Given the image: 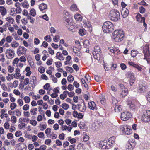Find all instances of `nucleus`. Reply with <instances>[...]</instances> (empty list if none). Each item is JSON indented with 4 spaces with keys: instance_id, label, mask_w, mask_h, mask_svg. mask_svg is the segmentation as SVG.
I'll return each mask as SVG.
<instances>
[{
    "instance_id": "obj_52",
    "label": "nucleus",
    "mask_w": 150,
    "mask_h": 150,
    "mask_svg": "<svg viewBox=\"0 0 150 150\" xmlns=\"http://www.w3.org/2000/svg\"><path fill=\"white\" fill-rule=\"evenodd\" d=\"M38 71L41 73H43L45 71V69L43 67L40 66L38 69Z\"/></svg>"
},
{
    "instance_id": "obj_56",
    "label": "nucleus",
    "mask_w": 150,
    "mask_h": 150,
    "mask_svg": "<svg viewBox=\"0 0 150 150\" xmlns=\"http://www.w3.org/2000/svg\"><path fill=\"white\" fill-rule=\"evenodd\" d=\"M30 123L33 125L34 126H35L37 123V122L36 120H31L30 121Z\"/></svg>"
},
{
    "instance_id": "obj_14",
    "label": "nucleus",
    "mask_w": 150,
    "mask_h": 150,
    "mask_svg": "<svg viewBox=\"0 0 150 150\" xmlns=\"http://www.w3.org/2000/svg\"><path fill=\"white\" fill-rule=\"evenodd\" d=\"M26 49L24 47L20 46L17 50V54L19 56L25 53Z\"/></svg>"
},
{
    "instance_id": "obj_37",
    "label": "nucleus",
    "mask_w": 150,
    "mask_h": 150,
    "mask_svg": "<svg viewBox=\"0 0 150 150\" xmlns=\"http://www.w3.org/2000/svg\"><path fill=\"white\" fill-rule=\"evenodd\" d=\"M23 100L26 103H30V97L28 96H25L24 97Z\"/></svg>"
},
{
    "instance_id": "obj_23",
    "label": "nucleus",
    "mask_w": 150,
    "mask_h": 150,
    "mask_svg": "<svg viewBox=\"0 0 150 150\" xmlns=\"http://www.w3.org/2000/svg\"><path fill=\"white\" fill-rule=\"evenodd\" d=\"M143 17H142L141 14L139 13H138L136 16L137 21L140 23L142 22L143 21Z\"/></svg>"
},
{
    "instance_id": "obj_63",
    "label": "nucleus",
    "mask_w": 150,
    "mask_h": 150,
    "mask_svg": "<svg viewBox=\"0 0 150 150\" xmlns=\"http://www.w3.org/2000/svg\"><path fill=\"white\" fill-rule=\"evenodd\" d=\"M139 11L141 13H143L145 12V9L142 6H141L139 8Z\"/></svg>"
},
{
    "instance_id": "obj_12",
    "label": "nucleus",
    "mask_w": 150,
    "mask_h": 150,
    "mask_svg": "<svg viewBox=\"0 0 150 150\" xmlns=\"http://www.w3.org/2000/svg\"><path fill=\"white\" fill-rule=\"evenodd\" d=\"M148 86L145 84L139 85L138 91L140 93H144L146 92L148 90Z\"/></svg>"
},
{
    "instance_id": "obj_33",
    "label": "nucleus",
    "mask_w": 150,
    "mask_h": 150,
    "mask_svg": "<svg viewBox=\"0 0 150 150\" xmlns=\"http://www.w3.org/2000/svg\"><path fill=\"white\" fill-rule=\"evenodd\" d=\"M83 140L84 141L86 142L89 140V136L87 135L86 133H84L83 134Z\"/></svg>"
},
{
    "instance_id": "obj_50",
    "label": "nucleus",
    "mask_w": 150,
    "mask_h": 150,
    "mask_svg": "<svg viewBox=\"0 0 150 150\" xmlns=\"http://www.w3.org/2000/svg\"><path fill=\"white\" fill-rule=\"evenodd\" d=\"M74 86L71 84H69L67 86V89L69 91H71L74 89Z\"/></svg>"
},
{
    "instance_id": "obj_48",
    "label": "nucleus",
    "mask_w": 150,
    "mask_h": 150,
    "mask_svg": "<svg viewBox=\"0 0 150 150\" xmlns=\"http://www.w3.org/2000/svg\"><path fill=\"white\" fill-rule=\"evenodd\" d=\"M17 102L19 105L20 106H21L23 105V102L21 99H18L17 100Z\"/></svg>"
},
{
    "instance_id": "obj_40",
    "label": "nucleus",
    "mask_w": 150,
    "mask_h": 150,
    "mask_svg": "<svg viewBox=\"0 0 150 150\" xmlns=\"http://www.w3.org/2000/svg\"><path fill=\"white\" fill-rule=\"evenodd\" d=\"M30 14L33 17L35 16L36 15L35 10L34 8L31 9L30 11Z\"/></svg>"
},
{
    "instance_id": "obj_19",
    "label": "nucleus",
    "mask_w": 150,
    "mask_h": 150,
    "mask_svg": "<svg viewBox=\"0 0 150 150\" xmlns=\"http://www.w3.org/2000/svg\"><path fill=\"white\" fill-rule=\"evenodd\" d=\"M20 72V70L19 68H17L15 70V73L13 75V76L15 78L18 79L19 78L21 75Z\"/></svg>"
},
{
    "instance_id": "obj_59",
    "label": "nucleus",
    "mask_w": 150,
    "mask_h": 150,
    "mask_svg": "<svg viewBox=\"0 0 150 150\" xmlns=\"http://www.w3.org/2000/svg\"><path fill=\"white\" fill-rule=\"evenodd\" d=\"M51 131V129L50 128H47L45 131V133L48 135L50 134Z\"/></svg>"
},
{
    "instance_id": "obj_34",
    "label": "nucleus",
    "mask_w": 150,
    "mask_h": 150,
    "mask_svg": "<svg viewBox=\"0 0 150 150\" xmlns=\"http://www.w3.org/2000/svg\"><path fill=\"white\" fill-rule=\"evenodd\" d=\"M6 20L9 23L13 24L14 21V19L10 16L6 18Z\"/></svg>"
},
{
    "instance_id": "obj_43",
    "label": "nucleus",
    "mask_w": 150,
    "mask_h": 150,
    "mask_svg": "<svg viewBox=\"0 0 150 150\" xmlns=\"http://www.w3.org/2000/svg\"><path fill=\"white\" fill-rule=\"evenodd\" d=\"M44 39L45 40L48 42H50L52 41V38L50 35H47L44 37Z\"/></svg>"
},
{
    "instance_id": "obj_7",
    "label": "nucleus",
    "mask_w": 150,
    "mask_h": 150,
    "mask_svg": "<svg viewBox=\"0 0 150 150\" xmlns=\"http://www.w3.org/2000/svg\"><path fill=\"white\" fill-rule=\"evenodd\" d=\"M5 54L6 57L9 59H12L14 57V51L10 49H7L6 51Z\"/></svg>"
},
{
    "instance_id": "obj_6",
    "label": "nucleus",
    "mask_w": 150,
    "mask_h": 150,
    "mask_svg": "<svg viewBox=\"0 0 150 150\" xmlns=\"http://www.w3.org/2000/svg\"><path fill=\"white\" fill-rule=\"evenodd\" d=\"M120 129L123 133L127 135L130 134L132 132V130L129 126L123 125L121 127Z\"/></svg>"
},
{
    "instance_id": "obj_47",
    "label": "nucleus",
    "mask_w": 150,
    "mask_h": 150,
    "mask_svg": "<svg viewBox=\"0 0 150 150\" xmlns=\"http://www.w3.org/2000/svg\"><path fill=\"white\" fill-rule=\"evenodd\" d=\"M71 9L72 11H74L77 10V6L75 4H73L71 6Z\"/></svg>"
},
{
    "instance_id": "obj_10",
    "label": "nucleus",
    "mask_w": 150,
    "mask_h": 150,
    "mask_svg": "<svg viewBox=\"0 0 150 150\" xmlns=\"http://www.w3.org/2000/svg\"><path fill=\"white\" fill-rule=\"evenodd\" d=\"M127 78L129 79L130 85H132L135 80L134 74L131 72H128L127 73Z\"/></svg>"
},
{
    "instance_id": "obj_57",
    "label": "nucleus",
    "mask_w": 150,
    "mask_h": 150,
    "mask_svg": "<svg viewBox=\"0 0 150 150\" xmlns=\"http://www.w3.org/2000/svg\"><path fill=\"white\" fill-rule=\"evenodd\" d=\"M50 137L52 139H55L57 137V135L56 134L54 133H52L50 135Z\"/></svg>"
},
{
    "instance_id": "obj_8",
    "label": "nucleus",
    "mask_w": 150,
    "mask_h": 150,
    "mask_svg": "<svg viewBox=\"0 0 150 150\" xmlns=\"http://www.w3.org/2000/svg\"><path fill=\"white\" fill-rule=\"evenodd\" d=\"M142 119L144 122L150 121V110H147L144 112Z\"/></svg>"
},
{
    "instance_id": "obj_45",
    "label": "nucleus",
    "mask_w": 150,
    "mask_h": 150,
    "mask_svg": "<svg viewBox=\"0 0 150 150\" xmlns=\"http://www.w3.org/2000/svg\"><path fill=\"white\" fill-rule=\"evenodd\" d=\"M14 114L18 116H19L21 115V112L18 109H16L13 111Z\"/></svg>"
},
{
    "instance_id": "obj_64",
    "label": "nucleus",
    "mask_w": 150,
    "mask_h": 150,
    "mask_svg": "<svg viewBox=\"0 0 150 150\" xmlns=\"http://www.w3.org/2000/svg\"><path fill=\"white\" fill-rule=\"evenodd\" d=\"M13 93L16 95L18 96L20 95V92L18 90L14 89L13 91Z\"/></svg>"
},
{
    "instance_id": "obj_24",
    "label": "nucleus",
    "mask_w": 150,
    "mask_h": 150,
    "mask_svg": "<svg viewBox=\"0 0 150 150\" xmlns=\"http://www.w3.org/2000/svg\"><path fill=\"white\" fill-rule=\"evenodd\" d=\"M122 108L120 105H116L115 108L114 110L115 112H119L122 110Z\"/></svg>"
},
{
    "instance_id": "obj_18",
    "label": "nucleus",
    "mask_w": 150,
    "mask_h": 150,
    "mask_svg": "<svg viewBox=\"0 0 150 150\" xmlns=\"http://www.w3.org/2000/svg\"><path fill=\"white\" fill-rule=\"evenodd\" d=\"M88 106L89 108L93 110H96L97 107L94 102L91 101L88 103Z\"/></svg>"
},
{
    "instance_id": "obj_44",
    "label": "nucleus",
    "mask_w": 150,
    "mask_h": 150,
    "mask_svg": "<svg viewBox=\"0 0 150 150\" xmlns=\"http://www.w3.org/2000/svg\"><path fill=\"white\" fill-rule=\"evenodd\" d=\"M86 33V30L83 29H80L79 31V33L80 35L83 36Z\"/></svg>"
},
{
    "instance_id": "obj_35",
    "label": "nucleus",
    "mask_w": 150,
    "mask_h": 150,
    "mask_svg": "<svg viewBox=\"0 0 150 150\" xmlns=\"http://www.w3.org/2000/svg\"><path fill=\"white\" fill-rule=\"evenodd\" d=\"M67 79L68 81L70 83H72L74 80L73 76L71 75H69L67 77Z\"/></svg>"
},
{
    "instance_id": "obj_11",
    "label": "nucleus",
    "mask_w": 150,
    "mask_h": 150,
    "mask_svg": "<svg viewBox=\"0 0 150 150\" xmlns=\"http://www.w3.org/2000/svg\"><path fill=\"white\" fill-rule=\"evenodd\" d=\"M119 86L122 90L121 96L122 97H123L126 96L128 93V90L127 88H125L123 84H121Z\"/></svg>"
},
{
    "instance_id": "obj_9",
    "label": "nucleus",
    "mask_w": 150,
    "mask_h": 150,
    "mask_svg": "<svg viewBox=\"0 0 150 150\" xmlns=\"http://www.w3.org/2000/svg\"><path fill=\"white\" fill-rule=\"evenodd\" d=\"M111 145L107 141L101 142L99 144V147L102 149L109 148Z\"/></svg>"
},
{
    "instance_id": "obj_61",
    "label": "nucleus",
    "mask_w": 150,
    "mask_h": 150,
    "mask_svg": "<svg viewBox=\"0 0 150 150\" xmlns=\"http://www.w3.org/2000/svg\"><path fill=\"white\" fill-rule=\"evenodd\" d=\"M18 82L17 81H15L12 84V86L14 87V88H16L18 86Z\"/></svg>"
},
{
    "instance_id": "obj_2",
    "label": "nucleus",
    "mask_w": 150,
    "mask_h": 150,
    "mask_svg": "<svg viewBox=\"0 0 150 150\" xmlns=\"http://www.w3.org/2000/svg\"><path fill=\"white\" fill-rule=\"evenodd\" d=\"M113 25L110 21L105 22L102 26V28L104 33H109L113 30Z\"/></svg>"
},
{
    "instance_id": "obj_1",
    "label": "nucleus",
    "mask_w": 150,
    "mask_h": 150,
    "mask_svg": "<svg viewBox=\"0 0 150 150\" xmlns=\"http://www.w3.org/2000/svg\"><path fill=\"white\" fill-rule=\"evenodd\" d=\"M124 34L123 31L121 30H116L113 33V38L116 42H120L123 40L124 37Z\"/></svg>"
},
{
    "instance_id": "obj_62",
    "label": "nucleus",
    "mask_w": 150,
    "mask_h": 150,
    "mask_svg": "<svg viewBox=\"0 0 150 150\" xmlns=\"http://www.w3.org/2000/svg\"><path fill=\"white\" fill-rule=\"evenodd\" d=\"M16 104L15 103H12L10 105V108L11 110H13L16 108Z\"/></svg>"
},
{
    "instance_id": "obj_29",
    "label": "nucleus",
    "mask_w": 150,
    "mask_h": 150,
    "mask_svg": "<svg viewBox=\"0 0 150 150\" xmlns=\"http://www.w3.org/2000/svg\"><path fill=\"white\" fill-rule=\"evenodd\" d=\"M38 109L36 108H33L30 110V113L32 115H35L37 114Z\"/></svg>"
},
{
    "instance_id": "obj_46",
    "label": "nucleus",
    "mask_w": 150,
    "mask_h": 150,
    "mask_svg": "<svg viewBox=\"0 0 150 150\" xmlns=\"http://www.w3.org/2000/svg\"><path fill=\"white\" fill-rule=\"evenodd\" d=\"M26 126V124L24 123H21L18 125L19 128L21 129L22 128H25Z\"/></svg>"
},
{
    "instance_id": "obj_31",
    "label": "nucleus",
    "mask_w": 150,
    "mask_h": 150,
    "mask_svg": "<svg viewBox=\"0 0 150 150\" xmlns=\"http://www.w3.org/2000/svg\"><path fill=\"white\" fill-rule=\"evenodd\" d=\"M129 13V11L128 9H126L124 11L121 12V14L124 18L126 17L128 15Z\"/></svg>"
},
{
    "instance_id": "obj_26",
    "label": "nucleus",
    "mask_w": 150,
    "mask_h": 150,
    "mask_svg": "<svg viewBox=\"0 0 150 150\" xmlns=\"http://www.w3.org/2000/svg\"><path fill=\"white\" fill-rule=\"evenodd\" d=\"M111 90L112 91V92H110V94L112 96H113L115 93V92L117 91L116 88L113 85H112L111 87Z\"/></svg>"
},
{
    "instance_id": "obj_16",
    "label": "nucleus",
    "mask_w": 150,
    "mask_h": 150,
    "mask_svg": "<svg viewBox=\"0 0 150 150\" xmlns=\"http://www.w3.org/2000/svg\"><path fill=\"white\" fill-rule=\"evenodd\" d=\"M128 64L136 68L139 71H142V68L139 65L134 64L133 62H129Z\"/></svg>"
},
{
    "instance_id": "obj_32",
    "label": "nucleus",
    "mask_w": 150,
    "mask_h": 150,
    "mask_svg": "<svg viewBox=\"0 0 150 150\" xmlns=\"http://www.w3.org/2000/svg\"><path fill=\"white\" fill-rule=\"evenodd\" d=\"M11 45L13 47L16 48L19 46V44L16 41H13L11 43Z\"/></svg>"
},
{
    "instance_id": "obj_51",
    "label": "nucleus",
    "mask_w": 150,
    "mask_h": 150,
    "mask_svg": "<svg viewBox=\"0 0 150 150\" xmlns=\"http://www.w3.org/2000/svg\"><path fill=\"white\" fill-rule=\"evenodd\" d=\"M29 109V105L27 104H25L23 107V109L25 111H27Z\"/></svg>"
},
{
    "instance_id": "obj_28",
    "label": "nucleus",
    "mask_w": 150,
    "mask_h": 150,
    "mask_svg": "<svg viewBox=\"0 0 150 150\" xmlns=\"http://www.w3.org/2000/svg\"><path fill=\"white\" fill-rule=\"evenodd\" d=\"M101 51L100 47L98 46H96L94 48L93 53H101Z\"/></svg>"
},
{
    "instance_id": "obj_30",
    "label": "nucleus",
    "mask_w": 150,
    "mask_h": 150,
    "mask_svg": "<svg viewBox=\"0 0 150 150\" xmlns=\"http://www.w3.org/2000/svg\"><path fill=\"white\" fill-rule=\"evenodd\" d=\"M100 53H93V54L94 58L98 61L100 59Z\"/></svg>"
},
{
    "instance_id": "obj_13",
    "label": "nucleus",
    "mask_w": 150,
    "mask_h": 150,
    "mask_svg": "<svg viewBox=\"0 0 150 150\" xmlns=\"http://www.w3.org/2000/svg\"><path fill=\"white\" fill-rule=\"evenodd\" d=\"M135 146V143L132 142H128L126 144L125 148L127 150H132Z\"/></svg>"
},
{
    "instance_id": "obj_5",
    "label": "nucleus",
    "mask_w": 150,
    "mask_h": 150,
    "mask_svg": "<svg viewBox=\"0 0 150 150\" xmlns=\"http://www.w3.org/2000/svg\"><path fill=\"white\" fill-rule=\"evenodd\" d=\"M132 116L131 114L129 111H125L121 113V119L123 121L128 120Z\"/></svg>"
},
{
    "instance_id": "obj_25",
    "label": "nucleus",
    "mask_w": 150,
    "mask_h": 150,
    "mask_svg": "<svg viewBox=\"0 0 150 150\" xmlns=\"http://www.w3.org/2000/svg\"><path fill=\"white\" fill-rule=\"evenodd\" d=\"M68 91H66L63 92L62 94L60 95V98L62 100L64 99L67 97V93H68Z\"/></svg>"
},
{
    "instance_id": "obj_3",
    "label": "nucleus",
    "mask_w": 150,
    "mask_h": 150,
    "mask_svg": "<svg viewBox=\"0 0 150 150\" xmlns=\"http://www.w3.org/2000/svg\"><path fill=\"white\" fill-rule=\"evenodd\" d=\"M110 16L111 20L116 21L120 19V14L117 10H112L110 11Z\"/></svg>"
},
{
    "instance_id": "obj_49",
    "label": "nucleus",
    "mask_w": 150,
    "mask_h": 150,
    "mask_svg": "<svg viewBox=\"0 0 150 150\" xmlns=\"http://www.w3.org/2000/svg\"><path fill=\"white\" fill-rule=\"evenodd\" d=\"M7 138L9 139H11L13 137V134L11 133H8L7 135Z\"/></svg>"
},
{
    "instance_id": "obj_53",
    "label": "nucleus",
    "mask_w": 150,
    "mask_h": 150,
    "mask_svg": "<svg viewBox=\"0 0 150 150\" xmlns=\"http://www.w3.org/2000/svg\"><path fill=\"white\" fill-rule=\"evenodd\" d=\"M62 107L65 110H67L69 108V105L65 103L63 104L62 105Z\"/></svg>"
},
{
    "instance_id": "obj_4",
    "label": "nucleus",
    "mask_w": 150,
    "mask_h": 150,
    "mask_svg": "<svg viewBox=\"0 0 150 150\" xmlns=\"http://www.w3.org/2000/svg\"><path fill=\"white\" fill-rule=\"evenodd\" d=\"M143 53L144 56V58L143 59H146L148 63L149 64V59L150 57V52L149 50V47L148 46H145L144 47Z\"/></svg>"
},
{
    "instance_id": "obj_15",
    "label": "nucleus",
    "mask_w": 150,
    "mask_h": 150,
    "mask_svg": "<svg viewBox=\"0 0 150 150\" xmlns=\"http://www.w3.org/2000/svg\"><path fill=\"white\" fill-rule=\"evenodd\" d=\"M78 109L81 112H84L86 110L85 105L84 103L78 104Z\"/></svg>"
},
{
    "instance_id": "obj_21",
    "label": "nucleus",
    "mask_w": 150,
    "mask_h": 150,
    "mask_svg": "<svg viewBox=\"0 0 150 150\" xmlns=\"http://www.w3.org/2000/svg\"><path fill=\"white\" fill-rule=\"evenodd\" d=\"M0 12L2 16H4L7 13L6 10L4 6H0Z\"/></svg>"
},
{
    "instance_id": "obj_55",
    "label": "nucleus",
    "mask_w": 150,
    "mask_h": 150,
    "mask_svg": "<svg viewBox=\"0 0 150 150\" xmlns=\"http://www.w3.org/2000/svg\"><path fill=\"white\" fill-rule=\"evenodd\" d=\"M68 141H69L71 144L74 143L76 142V139L74 138H71V137H69Z\"/></svg>"
},
{
    "instance_id": "obj_17",
    "label": "nucleus",
    "mask_w": 150,
    "mask_h": 150,
    "mask_svg": "<svg viewBox=\"0 0 150 150\" xmlns=\"http://www.w3.org/2000/svg\"><path fill=\"white\" fill-rule=\"evenodd\" d=\"M83 25L85 28H88L90 30H92V27L90 23L88 21H83Z\"/></svg>"
},
{
    "instance_id": "obj_54",
    "label": "nucleus",
    "mask_w": 150,
    "mask_h": 150,
    "mask_svg": "<svg viewBox=\"0 0 150 150\" xmlns=\"http://www.w3.org/2000/svg\"><path fill=\"white\" fill-rule=\"evenodd\" d=\"M56 67L57 68H59L62 65V62H56L55 63Z\"/></svg>"
},
{
    "instance_id": "obj_38",
    "label": "nucleus",
    "mask_w": 150,
    "mask_h": 150,
    "mask_svg": "<svg viewBox=\"0 0 150 150\" xmlns=\"http://www.w3.org/2000/svg\"><path fill=\"white\" fill-rule=\"evenodd\" d=\"M138 53L137 51L135 50H132L131 51V55L132 57H134L137 55Z\"/></svg>"
},
{
    "instance_id": "obj_41",
    "label": "nucleus",
    "mask_w": 150,
    "mask_h": 150,
    "mask_svg": "<svg viewBox=\"0 0 150 150\" xmlns=\"http://www.w3.org/2000/svg\"><path fill=\"white\" fill-rule=\"evenodd\" d=\"M11 120L13 124L15 123L17 121V118L16 116L13 115L11 117Z\"/></svg>"
},
{
    "instance_id": "obj_20",
    "label": "nucleus",
    "mask_w": 150,
    "mask_h": 150,
    "mask_svg": "<svg viewBox=\"0 0 150 150\" xmlns=\"http://www.w3.org/2000/svg\"><path fill=\"white\" fill-rule=\"evenodd\" d=\"M47 5L44 3L41 4L39 6V8L41 11H42L44 10L47 9Z\"/></svg>"
},
{
    "instance_id": "obj_42",
    "label": "nucleus",
    "mask_w": 150,
    "mask_h": 150,
    "mask_svg": "<svg viewBox=\"0 0 150 150\" xmlns=\"http://www.w3.org/2000/svg\"><path fill=\"white\" fill-rule=\"evenodd\" d=\"M8 71L10 73H12L14 70V67L11 66H9L7 67Z\"/></svg>"
},
{
    "instance_id": "obj_27",
    "label": "nucleus",
    "mask_w": 150,
    "mask_h": 150,
    "mask_svg": "<svg viewBox=\"0 0 150 150\" xmlns=\"http://www.w3.org/2000/svg\"><path fill=\"white\" fill-rule=\"evenodd\" d=\"M74 18L77 21H81L82 20V17L79 14H75L74 16Z\"/></svg>"
},
{
    "instance_id": "obj_58",
    "label": "nucleus",
    "mask_w": 150,
    "mask_h": 150,
    "mask_svg": "<svg viewBox=\"0 0 150 150\" xmlns=\"http://www.w3.org/2000/svg\"><path fill=\"white\" fill-rule=\"evenodd\" d=\"M59 39L60 37L58 35H55L53 38L54 41L56 42H57Z\"/></svg>"
},
{
    "instance_id": "obj_22",
    "label": "nucleus",
    "mask_w": 150,
    "mask_h": 150,
    "mask_svg": "<svg viewBox=\"0 0 150 150\" xmlns=\"http://www.w3.org/2000/svg\"><path fill=\"white\" fill-rule=\"evenodd\" d=\"M56 57L57 59L61 61L63 60L64 59L62 54L59 52L57 53Z\"/></svg>"
},
{
    "instance_id": "obj_39",
    "label": "nucleus",
    "mask_w": 150,
    "mask_h": 150,
    "mask_svg": "<svg viewBox=\"0 0 150 150\" xmlns=\"http://www.w3.org/2000/svg\"><path fill=\"white\" fill-rule=\"evenodd\" d=\"M22 4L23 7L25 8H28L29 7V4L27 1H24Z\"/></svg>"
},
{
    "instance_id": "obj_60",
    "label": "nucleus",
    "mask_w": 150,
    "mask_h": 150,
    "mask_svg": "<svg viewBox=\"0 0 150 150\" xmlns=\"http://www.w3.org/2000/svg\"><path fill=\"white\" fill-rule=\"evenodd\" d=\"M15 135L16 137H19L22 135V132L20 131H17L15 132Z\"/></svg>"
},
{
    "instance_id": "obj_36",
    "label": "nucleus",
    "mask_w": 150,
    "mask_h": 150,
    "mask_svg": "<svg viewBox=\"0 0 150 150\" xmlns=\"http://www.w3.org/2000/svg\"><path fill=\"white\" fill-rule=\"evenodd\" d=\"M13 39L12 37L11 36H7L6 39V42L9 43H11Z\"/></svg>"
}]
</instances>
